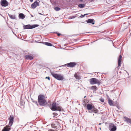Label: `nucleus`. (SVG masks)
Returning <instances> with one entry per match:
<instances>
[{"mask_svg": "<svg viewBox=\"0 0 131 131\" xmlns=\"http://www.w3.org/2000/svg\"><path fill=\"white\" fill-rule=\"evenodd\" d=\"M45 98L44 96L43 95H40L38 96V102L41 106H44L47 104V102L45 99Z\"/></svg>", "mask_w": 131, "mask_h": 131, "instance_id": "f257e3e1", "label": "nucleus"}, {"mask_svg": "<svg viewBox=\"0 0 131 131\" xmlns=\"http://www.w3.org/2000/svg\"><path fill=\"white\" fill-rule=\"evenodd\" d=\"M51 74L54 78L58 80H62L64 79L63 76V75L56 74L53 72H51Z\"/></svg>", "mask_w": 131, "mask_h": 131, "instance_id": "f03ea898", "label": "nucleus"}, {"mask_svg": "<svg viewBox=\"0 0 131 131\" xmlns=\"http://www.w3.org/2000/svg\"><path fill=\"white\" fill-rule=\"evenodd\" d=\"M90 82L91 84H97L99 85L100 84V81L95 78H92L90 80Z\"/></svg>", "mask_w": 131, "mask_h": 131, "instance_id": "7ed1b4c3", "label": "nucleus"}, {"mask_svg": "<svg viewBox=\"0 0 131 131\" xmlns=\"http://www.w3.org/2000/svg\"><path fill=\"white\" fill-rule=\"evenodd\" d=\"M109 129L110 131H115L117 129L116 124L113 123L109 124Z\"/></svg>", "mask_w": 131, "mask_h": 131, "instance_id": "20e7f679", "label": "nucleus"}, {"mask_svg": "<svg viewBox=\"0 0 131 131\" xmlns=\"http://www.w3.org/2000/svg\"><path fill=\"white\" fill-rule=\"evenodd\" d=\"M51 108L52 111L58 110L60 111H62V109L61 108L56 106V103L55 102L52 103Z\"/></svg>", "mask_w": 131, "mask_h": 131, "instance_id": "39448f33", "label": "nucleus"}, {"mask_svg": "<svg viewBox=\"0 0 131 131\" xmlns=\"http://www.w3.org/2000/svg\"><path fill=\"white\" fill-rule=\"evenodd\" d=\"M38 26V25L37 24L33 25H24L23 26L24 29H31L35 28Z\"/></svg>", "mask_w": 131, "mask_h": 131, "instance_id": "423d86ee", "label": "nucleus"}, {"mask_svg": "<svg viewBox=\"0 0 131 131\" xmlns=\"http://www.w3.org/2000/svg\"><path fill=\"white\" fill-rule=\"evenodd\" d=\"M14 117L13 115H11L10 116L9 118V121L8 125L10 127L12 126L14 122Z\"/></svg>", "mask_w": 131, "mask_h": 131, "instance_id": "0eeeda50", "label": "nucleus"}, {"mask_svg": "<svg viewBox=\"0 0 131 131\" xmlns=\"http://www.w3.org/2000/svg\"><path fill=\"white\" fill-rule=\"evenodd\" d=\"M0 3L2 6L4 7H6L8 5V3L6 0H1Z\"/></svg>", "mask_w": 131, "mask_h": 131, "instance_id": "6e6552de", "label": "nucleus"}, {"mask_svg": "<svg viewBox=\"0 0 131 131\" xmlns=\"http://www.w3.org/2000/svg\"><path fill=\"white\" fill-rule=\"evenodd\" d=\"M39 4L38 3L37 1H35L31 5V8L34 9L37 6H39Z\"/></svg>", "mask_w": 131, "mask_h": 131, "instance_id": "1a4fd4ad", "label": "nucleus"}, {"mask_svg": "<svg viewBox=\"0 0 131 131\" xmlns=\"http://www.w3.org/2000/svg\"><path fill=\"white\" fill-rule=\"evenodd\" d=\"M51 126L52 128L57 129L58 126H59V123H57V124H55L54 123H53L51 124Z\"/></svg>", "mask_w": 131, "mask_h": 131, "instance_id": "9d476101", "label": "nucleus"}, {"mask_svg": "<svg viewBox=\"0 0 131 131\" xmlns=\"http://www.w3.org/2000/svg\"><path fill=\"white\" fill-rule=\"evenodd\" d=\"M66 65H67V67H73L76 65V63L74 62H71L69 63Z\"/></svg>", "mask_w": 131, "mask_h": 131, "instance_id": "9b49d317", "label": "nucleus"}, {"mask_svg": "<svg viewBox=\"0 0 131 131\" xmlns=\"http://www.w3.org/2000/svg\"><path fill=\"white\" fill-rule=\"evenodd\" d=\"M10 127L6 125L4 127L2 131H9L10 129Z\"/></svg>", "mask_w": 131, "mask_h": 131, "instance_id": "f8f14e48", "label": "nucleus"}, {"mask_svg": "<svg viewBox=\"0 0 131 131\" xmlns=\"http://www.w3.org/2000/svg\"><path fill=\"white\" fill-rule=\"evenodd\" d=\"M86 22L88 23H91L93 25L94 24V20L93 19H89L86 20Z\"/></svg>", "mask_w": 131, "mask_h": 131, "instance_id": "ddd939ff", "label": "nucleus"}, {"mask_svg": "<svg viewBox=\"0 0 131 131\" xmlns=\"http://www.w3.org/2000/svg\"><path fill=\"white\" fill-rule=\"evenodd\" d=\"M25 58L26 59L32 60L33 59V57L31 55H27L25 56Z\"/></svg>", "mask_w": 131, "mask_h": 131, "instance_id": "4468645a", "label": "nucleus"}, {"mask_svg": "<svg viewBox=\"0 0 131 131\" xmlns=\"http://www.w3.org/2000/svg\"><path fill=\"white\" fill-rule=\"evenodd\" d=\"M122 58V57L121 55H120L118 57V67H120L121 64V59Z\"/></svg>", "mask_w": 131, "mask_h": 131, "instance_id": "2eb2a0df", "label": "nucleus"}, {"mask_svg": "<svg viewBox=\"0 0 131 131\" xmlns=\"http://www.w3.org/2000/svg\"><path fill=\"white\" fill-rule=\"evenodd\" d=\"M19 17L20 18L23 19L25 18V16L23 13H20L19 14Z\"/></svg>", "mask_w": 131, "mask_h": 131, "instance_id": "dca6fc26", "label": "nucleus"}, {"mask_svg": "<svg viewBox=\"0 0 131 131\" xmlns=\"http://www.w3.org/2000/svg\"><path fill=\"white\" fill-rule=\"evenodd\" d=\"M87 108L88 110H91L93 108L92 105L90 104H88L87 105Z\"/></svg>", "mask_w": 131, "mask_h": 131, "instance_id": "f3484780", "label": "nucleus"}, {"mask_svg": "<svg viewBox=\"0 0 131 131\" xmlns=\"http://www.w3.org/2000/svg\"><path fill=\"white\" fill-rule=\"evenodd\" d=\"M8 15L12 19H15L16 18V17L15 15H12L8 14Z\"/></svg>", "mask_w": 131, "mask_h": 131, "instance_id": "a211bd4d", "label": "nucleus"}, {"mask_svg": "<svg viewBox=\"0 0 131 131\" xmlns=\"http://www.w3.org/2000/svg\"><path fill=\"white\" fill-rule=\"evenodd\" d=\"M125 121L127 123H129L131 124V119L127 117L125 118Z\"/></svg>", "mask_w": 131, "mask_h": 131, "instance_id": "6ab92c4d", "label": "nucleus"}, {"mask_svg": "<svg viewBox=\"0 0 131 131\" xmlns=\"http://www.w3.org/2000/svg\"><path fill=\"white\" fill-rule=\"evenodd\" d=\"M44 44L45 45L48 46H52V44L48 42H44Z\"/></svg>", "mask_w": 131, "mask_h": 131, "instance_id": "aec40b11", "label": "nucleus"}, {"mask_svg": "<svg viewBox=\"0 0 131 131\" xmlns=\"http://www.w3.org/2000/svg\"><path fill=\"white\" fill-rule=\"evenodd\" d=\"M85 6V4H79L78 5V6L80 8H83Z\"/></svg>", "mask_w": 131, "mask_h": 131, "instance_id": "412c9836", "label": "nucleus"}, {"mask_svg": "<svg viewBox=\"0 0 131 131\" xmlns=\"http://www.w3.org/2000/svg\"><path fill=\"white\" fill-rule=\"evenodd\" d=\"M108 103L110 105H113V104L112 101L110 99H109L108 100Z\"/></svg>", "mask_w": 131, "mask_h": 131, "instance_id": "4be33fe9", "label": "nucleus"}, {"mask_svg": "<svg viewBox=\"0 0 131 131\" xmlns=\"http://www.w3.org/2000/svg\"><path fill=\"white\" fill-rule=\"evenodd\" d=\"M97 87L96 86H91V89L93 90H94L95 91H96V90Z\"/></svg>", "mask_w": 131, "mask_h": 131, "instance_id": "5701e85b", "label": "nucleus"}, {"mask_svg": "<svg viewBox=\"0 0 131 131\" xmlns=\"http://www.w3.org/2000/svg\"><path fill=\"white\" fill-rule=\"evenodd\" d=\"M92 111L95 113H97L98 112V110L96 108L93 109Z\"/></svg>", "mask_w": 131, "mask_h": 131, "instance_id": "b1692460", "label": "nucleus"}, {"mask_svg": "<svg viewBox=\"0 0 131 131\" xmlns=\"http://www.w3.org/2000/svg\"><path fill=\"white\" fill-rule=\"evenodd\" d=\"M54 9L56 11H58L60 10V8L58 7H55Z\"/></svg>", "mask_w": 131, "mask_h": 131, "instance_id": "393cba45", "label": "nucleus"}, {"mask_svg": "<svg viewBox=\"0 0 131 131\" xmlns=\"http://www.w3.org/2000/svg\"><path fill=\"white\" fill-rule=\"evenodd\" d=\"M74 77L77 79H79L80 78V76L78 75L77 74H75Z\"/></svg>", "mask_w": 131, "mask_h": 131, "instance_id": "a878e982", "label": "nucleus"}, {"mask_svg": "<svg viewBox=\"0 0 131 131\" xmlns=\"http://www.w3.org/2000/svg\"><path fill=\"white\" fill-rule=\"evenodd\" d=\"M76 17V16H70L69 17V19H72L75 18Z\"/></svg>", "mask_w": 131, "mask_h": 131, "instance_id": "bb28decb", "label": "nucleus"}, {"mask_svg": "<svg viewBox=\"0 0 131 131\" xmlns=\"http://www.w3.org/2000/svg\"><path fill=\"white\" fill-rule=\"evenodd\" d=\"M88 14H85L83 15H81L80 16V17H81V18H82L83 17H84L86 15H88Z\"/></svg>", "mask_w": 131, "mask_h": 131, "instance_id": "cd10ccee", "label": "nucleus"}, {"mask_svg": "<svg viewBox=\"0 0 131 131\" xmlns=\"http://www.w3.org/2000/svg\"><path fill=\"white\" fill-rule=\"evenodd\" d=\"M100 101L102 102H103L104 101V99H100Z\"/></svg>", "mask_w": 131, "mask_h": 131, "instance_id": "c85d7f7f", "label": "nucleus"}, {"mask_svg": "<svg viewBox=\"0 0 131 131\" xmlns=\"http://www.w3.org/2000/svg\"><path fill=\"white\" fill-rule=\"evenodd\" d=\"M46 78L48 79L49 80H50V78L49 77H46Z\"/></svg>", "mask_w": 131, "mask_h": 131, "instance_id": "c756f323", "label": "nucleus"}, {"mask_svg": "<svg viewBox=\"0 0 131 131\" xmlns=\"http://www.w3.org/2000/svg\"><path fill=\"white\" fill-rule=\"evenodd\" d=\"M56 33L57 34L58 36H59L61 35V34H59V33L56 32Z\"/></svg>", "mask_w": 131, "mask_h": 131, "instance_id": "7c9ffc66", "label": "nucleus"}, {"mask_svg": "<svg viewBox=\"0 0 131 131\" xmlns=\"http://www.w3.org/2000/svg\"><path fill=\"white\" fill-rule=\"evenodd\" d=\"M35 103L37 105V101L35 102Z\"/></svg>", "mask_w": 131, "mask_h": 131, "instance_id": "2f4dec72", "label": "nucleus"}, {"mask_svg": "<svg viewBox=\"0 0 131 131\" xmlns=\"http://www.w3.org/2000/svg\"><path fill=\"white\" fill-rule=\"evenodd\" d=\"M31 100H32V102L35 103V101H34L32 99H31Z\"/></svg>", "mask_w": 131, "mask_h": 131, "instance_id": "473e14b6", "label": "nucleus"}, {"mask_svg": "<svg viewBox=\"0 0 131 131\" xmlns=\"http://www.w3.org/2000/svg\"><path fill=\"white\" fill-rule=\"evenodd\" d=\"M30 2H32L33 0H30Z\"/></svg>", "mask_w": 131, "mask_h": 131, "instance_id": "72a5a7b5", "label": "nucleus"}, {"mask_svg": "<svg viewBox=\"0 0 131 131\" xmlns=\"http://www.w3.org/2000/svg\"><path fill=\"white\" fill-rule=\"evenodd\" d=\"M101 123H99V125H101Z\"/></svg>", "mask_w": 131, "mask_h": 131, "instance_id": "f704fd0d", "label": "nucleus"}, {"mask_svg": "<svg viewBox=\"0 0 131 131\" xmlns=\"http://www.w3.org/2000/svg\"><path fill=\"white\" fill-rule=\"evenodd\" d=\"M80 1L82 2V1L83 0H80Z\"/></svg>", "mask_w": 131, "mask_h": 131, "instance_id": "c9c22d12", "label": "nucleus"}, {"mask_svg": "<svg viewBox=\"0 0 131 131\" xmlns=\"http://www.w3.org/2000/svg\"><path fill=\"white\" fill-rule=\"evenodd\" d=\"M99 129H100V130H101V127H100V128H99Z\"/></svg>", "mask_w": 131, "mask_h": 131, "instance_id": "e433bc0d", "label": "nucleus"}, {"mask_svg": "<svg viewBox=\"0 0 131 131\" xmlns=\"http://www.w3.org/2000/svg\"><path fill=\"white\" fill-rule=\"evenodd\" d=\"M126 71V72L128 74V72H127L126 71Z\"/></svg>", "mask_w": 131, "mask_h": 131, "instance_id": "4c0bfd02", "label": "nucleus"}, {"mask_svg": "<svg viewBox=\"0 0 131 131\" xmlns=\"http://www.w3.org/2000/svg\"><path fill=\"white\" fill-rule=\"evenodd\" d=\"M39 14H40V15H42V14H41L40 13H39Z\"/></svg>", "mask_w": 131, "mask_h": 131, "instance_id": "58836bf2", "label": "nucleus"}, {"mask_svg": "<svg viewBox=\"0 0 131 131\" xmlns=\"http://www.w3.org/2000/svg\"><path fill=\"white\" fill-rule=\"evenodd\" d=\"M86 96H85L84 97V98H85V97Z\"/></svg>", "mask_w": 131, "mask_h": 131, "instance_id": "ea45409f", "label": "nucleus"}]
</instances>
